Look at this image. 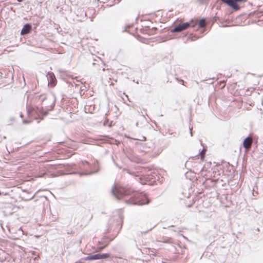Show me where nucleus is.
Here are the masks:
<instances>
[{
	"label": "nucleus",
	"instance_id": "4be33fe9",
	"mask_svg": "<svg viewBox=\"0 0 263 263\" xmlns=\"http://www.w3.org/2000/svg\"><path fill=\"white\" fill-rule=\"evenodd\" d=\"M200 4H206L209 0H198Z\"/></svg>",
	"mask_w": 263,
	"mask_h": 263
},
{
	"label": "nucleus",
	"instance_id": "bb28decb",
	"mask_svg": "<svg viewBox=\"0 0 263 263\" xmlns=\"http://www.w3.org/2000/svg\"><path fill=\"white\" fill-rule=\"evenodd\" d=\"M259 166L260 168H263V159L260 161Z\"/></svg>",
	"mask_w": 263,
	"mask_h": 263
},
{
	"label": "nucleus",
	"instance_id": "6e6552de",
	"mask_svg": "<svg viewBox=\"0 0 263 263\" xmlns=\"http://www.w3.org/2000/svg\"><path fill=\"white\" fill-rule=\"evenodd\" d=\"M47 77L48 84L52 87L54 86L57 83V81L54 73L52 72H49L47 73Z\"/></svg>",
	"mask_w": 263,
	"mask_h": 263
},
{
	"label": "nucleus",
	"instance_id": "5701e85b",
	"mask_svg": "<svg viewBox=\"0 0 263 263\" xmlns=\"http://www.w3.org/2000/svg\"><path fill=\"white\" fill-rule=\"evenodd\" d=\"M84 257L81 258L78 261L76 262V263H84Z\"/></svg>",
	"mask_w": 263,
	"mask_h": 263
},
{
	"label": "nucleus",
	"instance_id": "6ab92c4d",
	"mask_svg": "<svg viewBox=\"0 0 263 263\" xmlns=\"http://www.w3.org/2000/svg\"><path fill=\"white\" fill-rule=\"evenodd\" d=\"M124 170L126 171L128 174L132 175L133 176H140V175L139 174L138 171H137V172L132 171L130 170L126 169V168H124Z\"/></svg>",
	"mask_w": 263,
	"mask_h": 263
},
{
	"label": "nucleus",
	"instance_id": "39448f33",
	"mask_svg": "<svg viewBox=\"0 0 263 263\" xmlns=\"http://www.w3.org/2000/svg\"><path fill=\"white\" fill-rule=\"evenodd\" d=\"M114 239L110 235L103 236L101 239L98 241L99 246L97 247L96 252H101Z\"/></svg>",
	"mask_w": 263,
	"mask_h": 263
},
{
	"label": "nucleus",
	"instance_id": "a211bd4d",
	"mask_svg": "<svg viewBox=\"0 0 263 263\" xmlns=\"http://www.w3.org/2000/svg\"><path fill=\"white\" fill-rule=\"evenodd\" d=\"M85 260H97V254H90L88 256L84 257Z\"/></svg>",
	"mask_w": 263,
	"mask_h": 263
},
{
	"label": "nucleus",
	"instance_id": "f704fd0d",
	"mask_svg": "<svg viewBox=\"0 0 263 263\" xmlns=\"http://www.w3.org/2000/svg\"><path fill=\"white\" fill-rule=\"evenodd\" d=\"M152 230V228H151V229H150L149 230H149ZM148 231H145V232H143L142 233H143V234H146V233H147V232H148Z\"/></svg>",
	"mask_w": 263,
	"mask_h": 263
},
{
	"label": "nucleus",
	"instance_id": "c03bdc74",
	"mask_svg": "<svg viewBox=\"0 0 263 263\" xmlns=\"http://www.w3.org/2000/svg\"><path fill=\"white\" fill-rule=\"evenodd\" d=\"M257 231H259L258 228L257 229Z\"/></svg>",
	"mask_w": 263,
	"mask_h": 263
},
{
	"label": "nucleus",
	"instance_id": "20e7f679",
	"mask_svg": "<svg viewBox=\"0 0 263 263\" xmlns=\"http://www.w3.org/2000/svg\"><path fill=\"white\" fill-rule=\"evenodd\" d=\"M83 163L87 164L88 165L90 171L89 172L79 173V174L80 176L91 175L93 174L98 173L100 171L99 162L97 160H95L92 165L89 164V163L88 162H87V161H85L83 162Z\"/></svg>",
	"mask_w": 263,
	"mask_h": 263
},
{
	"label": "nucleus",
	"instance_id": "c85d7f7f",
	"mask_svg": "<svg viewBox=\"0 0 263 263\" xmlns=\"http://www.w3.org/2000/svg\"><path fill=\"white\" fill-rule=\"evenodd\" d=\"M33 197H34V195H33V196H32L31 197H30V198H26V199H24V200L25 201H28V200H30L32 199L33 198Z\"/></svg>",
	"mask_w": 263,
	"mask_h": 263
},
{
	"label": "nucleus",
	"instance_id": "2eb2a0df",
	"mask_svg": "<svg viewBox=\"0 0 263 263\" xmlns=\"http://www.w3.org/2000/svg\"><path fill=\"white\" fill-rule=\"evenodd\" d=\"M162 241L164 243H168L172 245V246L175 247V245H177V243L175 242L173 239L171 237H165L163 238Z\"/></svg>",
	"mask_w": 263,
	"mask_h": 263
},
{
	"label": "nucleus",
	"instance_id": "e433bc0d",
	"mask_svg": "<svg viewBox=\"0 0 263 263\" xmlns=\"http://www.w3.org/2000/svg\"><path fill=\"white\" fill-rule=\"evenodd\" d=\"M115 165L118 167H119V168H121V167L120 166H119V165H118L117 163H115Z\"/></svg>",
	"mask_w": 263,
	"mask_h": 263
},
{
	"label": "nucleus",
	"instance_id": "2f4dec72",
	"mask_svg": "<svg viewBox=\"0 0 263 263\" xmlns=\"http://www.w3.org/2000/svg\"><path fill=\"white\" fill-rule=\"evenodd\" d=\"M218 19V18L216 16H214L213 18V22H216L217 21V20Z\"/></svg>",
	"mask_w": 263,
	"mask_h": 263
},
{
	"label": "nucleus",
	"instance_id": "4468645a",
	"mask_svg": "<svg viewBox=\"0 0 263 263\" xmlns=\"http://www.w3.org/2000/svg\"><path fill=\"white\" fill-rule=\"evenodd\" d=\"M97 259H107L108 258H110L111 254L110 253H97Z\"/></svg>",
	"mask_w": 263,
	"mask_h": 263
},
{
	"label": "nucleus",
	"instance_id": "ddd939ff",
	"mask_svg": "<svg viewBox=\"0 0 263 263\" xmlns=\"http://www.w3.org/2000/svg\"><path fill=\"white\" fill-rule=\"evenodd\" d=\"M197 22L196 26H198V28H201V30L200 32L201 33H203L205 31L204 27L205 26V23L204 21V18H201L199 22L197 20H195Z\"/></svg>",
	"mask_w": 263,
	"mask_h": 263
},
{
	"label": "nucleus",
	"instance_id": "9d476101",
	"mask_svg": "<svg viewBox=\"0 0 263 263\" xmlns=\"http://www.w3.org/2000/svg\"><path fill=\"white\" fill-rule=\"evenodd\" d=\"M196 24L197 22L193 19H191L189 22L181 24L183 30L189 27L194 28L195 26H196Z\"/></svg>",
	"mask_w": 263,
	"mask_h": 263
},
{
	"label": "nucleus",
	"instance_id": "f03ea898",
	"mask_svg": "<svg viewBox=\"0 0 263 263\" xmlns=\"http://www.w3.org/2000/svg\"><path fill=\"white\" fill-rule=\"evenodd\" d=\"M49 98L46 95H37L35 97V100H37L39 102L42 103V106L40 108L39 106H36L35 108L30 107L28 108L27 113L30 119L27 120L25 119L23 120V124H28L31 122V120H43V118L47 116L48 114L49 111L52 109L53 106L52 105L48 106L49 108H47L45 110L44 109V107H47L44 102L48 100Z\"/></svg>",
	"mask_w": 263,
	"mask_h": 263
},
{
	"label": "nucleus",
	"instance_id": "37998d69",
	"mask_svg": "<svg viewBox=\"0 0 263 263\" xmlns=\"http://www.w3.org/2000/svg\"><path fill=\"white\" fill-rule=\"evenodd\" d=\"M138 122H137V123H136V125H137V126L138 125Z\"/></svg>",
	"mask_w": 263,
	"mask_h": 263
},
{
	"label": "nucleus",
	"instance_id": "aec40b11",
	"mask_svg": "<svg viewBox=\"0 0 263 263\" xmlns=\"http://www.w3.org/2000/svg\"><path fill=\"white\" fill-rule=\"evenodd\" d=\"M211 183L212 184L213 183V180L211 179H206L203 182L202 184L204 185L205 187L206 186H210L211 184L209 183V182Z\"/></svg>",
	"mask_w": 263,
	"mask_h": 263
},
{
	"label": "nucleus",
	"instance_id": "0eeeda50",
	"mask_svg": "<svg viewBox=\"0 0 263 263\" xmlns=\"http://www.w3.org/2000/svg\"><path fill=\"white\" fill-rule=\"evenodd\" d=\"M32 30V25L31 23L25 24L21 30V35H25L30 33Z\"/></svg>",
	"mask_w": 263,
	"mask_h": 263
},
{
	"label": "nucleus",
	"instance_id": "c9c22d12",
	"mask_svg": "<svg viewBox=\"0 0 263 263\" xmlns=\"http://www.w3.org/2000/svg\"><path fill=\"white\" fill-rule=\"evenodd\" d=\"M20 117L23 118V115L22 113H21L20 115Z\"/></svg>",
	"mask_w": 263,
	"mask_h": 263
},
{
	"label": "nucleus",
	"instance_id": "c756f323",
	"mask_svg": "<svg viewBox=\"0 0 263 263\" xmlns=\"http://www.w3.org/2000/svg\"><path fill=\"white\" fill-rule=\"evenodd\" d=\"M112 123H113V121H111L110 122H109L108 126L110 127H111L112 126Z\"/></svg>",
	"mask_w": 263,
	"mask_h": 263
},
{
	"label": "nucleus",
	"instance_id": "ea45409f",
	"mask_svg": "<svg viewBox=\"0 0 263 263\" xmlns=\"http://www.w3.org/2000/svg\"><path fill=\"white\" fill-rule=\"evenodd\" d=\"M249 4H250V5H252V3H249Z\"/></svg>",
	"mask_w": 263,
	"mask_h": 263
},
{
	"label": "nucleus",
	"instance_id": "dca6fc26",
	"mask_svg": "<svg viewBox=\"0 0 263 263\" xmlns=\"http://www.w3.org/2000/svg\"><path fill=\"white\" fill-rule=\"evenodd\" d=\"M183 29L181 24H179L176 26H175L171 30V33L174 32H179L183 30Z\"/></svg>",
	"mask_w": 263,
	"mask_h": 263
},
{
	"label": "nucleus",
	"instance_id": "a19ab883",
	"mask_svg": "<svg viewBox=\"0 0 263 263\" xmlns=\"http://www.w3.org/2000/svg\"><path fill=\"white\" fill-rule=\"evenodd\" d=\"M64 76H62V75H61V77H62V78L64 77Z\"/></svg>",
	"mask_w": 263,
	"mask_h": 263
},
{
	"label": "nucleus",
	"instance_id": "b1692460",
	"mask_svg": "<svg viewBox=\"0 0 263 263\" xmlns=\"http://www.w3.org/2000/svg\"><path fill=\"white\" fill-rule=\"evenodd\" d=\"M246 0H234V2H236V4H237V3H241L246 2Z\"/></svg>",
	"mask_w": 263,
	"mask_h": 263
},
{
	"label": "nucleus",
	"instance_id": "cd10ccee",
	"mask_svg": "<svg viewBox=\"0 0 263 263\" xmlns=\"http://www.w3.org/2000/svg\"><path fill=\"white\" fill-rule=\"evenodd\" d=\"M189 129H190V135L191 136H193V132H192L193 128H192V127H189Z\"/></svg>",
	"mask_w": 263,
	"mask_h": 263
},
{
	"label": "nucleus",
	"instance_id": "58836bf2",
	"mask_svg": "<svg viewBox=\"0 0 263 263\" xmlns=\"http://www.w3.org/2000/svg\"><path fill=\"white\" fill-rule=\"evenodd\" d=\"M187 162H188L187 161H186V162H185V164H184L185 166H186V163H187Z\"/></svg>",
	"mask_w": 263,
	"mask_h": 263
},
{
	"label": "nucleus",
	"instance_id": "9b49d317",
	"mask_svg": "<svg viewBox=\"0 0 263 263\" xmlns=\"http://www.w3.org/2000/svg\"><path fill=\"white\" fill-rule=\"evenodd\" d=\"M157 30V28L153 27L152 28L149 26L145 27V29H141L140 32L142 33H147L148 35H152L155 33L156 31Z\"/></svg>",
	"mask_w": 263,
	"mask_h": 263
},
{
	"label": "nucleus",
	"instance_id": "412c9836",
	"mask_svg": "<svg viewBox=\"0 0 263 263\" xmlns=\"http://www.w3.org/2000/svg\"><path fill=\"white\" fill-rule=\"evenodd\" d=\"M201 36H200V37ZM199 37H200V36H197L196 34L193 35L192 34H191L190 35L189 37V39H190L192 41H195V40H197Z\"/></svg>",
	"mask_w": 263,
	"mask_h": 263
},
{
	"label": "nucleus",
	"instance_id": "a878e982",
	"mask_svg": "<svg viewBox=\"0 0 263 263\" xmlns=\"http://www.w3.org/2000/svg\"><path fill=\"white\" fill-rule=\"evenodd\" d=\"M139 141H143L146 140V137L145 136H141V138L140 139H138Z\"/></svg>",
	"mask_w": 263,
	"mask_h": 263
},
{
	"label": "nucleus",
	"instance_id": "72a5a7b5",
	"mask_svg": "<svg viewBox=\"0 0 263 263\" xmlns=\"http://www.w3.org/2000/svg\"><path fill=\"white\" fill-rule=\"evenodd\" d=\"M73 233H74V232H73V231H71L70 232H67V234H73Z\"/></svg>",
	"mask_w": 263,
	"mask_h": 263
},
{
	"label": "nucleus",
	"instance_id": "4c0bfd02",
	"mask_svg": "<svg viewBox=\"0 0 263 263\" xmlns=\"http://www.w3.org/2000/svg\"><path fill=\"white\" fill-rule=\"evenodd\" d=\"M18 2H22L24 0H16Z\"/></svg>",
	"mask_w": 263,
	"mask_h": 263
},
{
	"label": "nucleus",
	"instance_id": "393cba45",
	"mask_svg": "<svg viewBox=\"0 0 263 263\" xmlns=\"http://www.w3.org/2000/svg\"><path fill=\"white\" fill-rule=\"evenodd\" d=\"M109 123V120L107 119H106L104 121L103 125L104 126H106L107 125H108Z\"/></svg>",
	"mask_w": 263,
	"mask_h": 263
},
{
	"label": "nucleus",
	"instance_id": "1a4fd4ad",
	"mask_svg": "<svg viewBox=\"0 0 263 263\" xmlns=\"http://www.w3.org/2000/svg\"><path fill=\"white\" fill-rule=\"evenodd\" d=\"M136 144L137 145L139 151L142 152L147 153L149 151L150 146L147 143L137 142Z\"/></svg>",
	"mask_w": 263,
	"mask_h": 263
},
{
	"label": "nucleus",
	"instance_id": "f257e3e1",
	"mask_svg": "<svg viewBox=\"0 0 263 263\" xmlns=\"http://www.w3.org/2000/svg\"><path fill=\"white\" fill-rule=\"evenodd\" d=\"M111 192L118 199L124 198L125 202L128 204L142 205L151 201L146 195H140L128 186H117L114 184Z\"/></svg>",
	"mask_w": 263,
	"mask_h": 263
},
{
	"label": "nucleus",
	"instance_id": "7ed1b4c3",
	"mask_svg": "<svg viewBox=\"0 0 263 263\" xmlns=\"http://www.w3.org/2000/svg\"><path fill=\"white\" fill-rule=\"evenodd\" d=\"M122 221L121 217L118 216L116 218H111L109 220L107 229L105 230L104 234H106L112 232L110 236L112 238H115L119 233L122 227Z\"/></svg>",
	"mask_w": 263,
	"mask_h": 263
},
{
	"label": "nucleus",
	"instance_id": "f3484780",
	"mask_svg": "<svg viewBox=\"0 0 263 263\" xmlns=\"http://www.w3.org/2000/svg\"><path fill=\"white\" fill-rule=\"evenodd\" d=\"M147 177H146L147 181H150L153 178L155 177L156 174L154 172H152L151 171L148 170L147 173L145 175Z\"/></svg>",
	"mask_w": 263,
	"mask_h": 263
},
{
	"label": "nucleus",
	"instance_id": "f8f14e48",
	"mask_svg": "<svg viewBox=\"0 0 263 263\" xmlns=\"http://www.w3.org/2000/svg\"><path fill=\"white\" fill-rule=\"evenodd\" d=\"M252 143V139L250 136V135H249L243 139L242 146L245 149H247L251 146Z\"/></svg>",
	"mask_w": 263,
	"mask_h": 263
},
{
	"label": "nucleus",
	"instance_id": "79ce46f5",
	"mask_svg": "<svg viewBox=\"0 0 263 263\" xmlns=\"http://www.w3.org/2000/svg\"><path fill=\"white\" fill-rule=\"evenodd\" d=\"M4 139H6V136H4Z\"/></svg>",
	"mask_w": 263,
	"mask_h": 263
},
{
	"label": "nucleus",
	"instance_id": "423d86ee",
	"mask_svg": "<svg viewBox=\"0 0 263 263\" xmlns=\"http://www.w3.org/2000/svg\"><path fill=\"white\" fill-rule=\"evenodd\" d=\"M225 4L231 7L234 11H237L240 9V7L236 4V2L234 0H220L217 1L216 3L217 8H220L221 5Z\"/></svg>",
	"mask_w": 263,
	"mask_h": 263
},
{
	"label": "nucleus",
	"instance_id": "473e14b6",
	"mask_svg": "<svg viewBox=\"0 0 263 263\" xmlns=\"http://www.w3.org/2000/svg\"><path fill=\"white\" fill-rule=\"evenodd\" d=\"M176 80H177L178 82H183V81L182 79H179V78H176Z\"/></svg>",
	"mask_w": 263,
	"mask_h": 263
},
{
	"label": "nucleus",
	"instance_id": "7c9ffc66",
	"mask_svg": "<svg viewBox=\"0 0 263 263\" xmlns=\"http://www.w3.org/2000/svg\"><path fill=\"white\" fill-rule=\"evenodd\" d=\"M58 71L61 73H65L66 72V71L62 70V69H59Z\"/></svg>",
	"mask_w": 263,
	"mask_h": 263
}]
</instances>
